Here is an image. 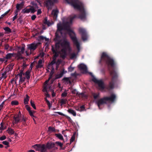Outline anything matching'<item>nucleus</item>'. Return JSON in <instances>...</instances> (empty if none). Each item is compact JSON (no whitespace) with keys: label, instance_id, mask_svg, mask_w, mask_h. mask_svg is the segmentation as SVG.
<instances>
[{"label":"nucleus","instance_id":"f257e3e1","mask_svg":"<svg viewBox=\"0 0 152 152\" xmlns=\"http://www.w3.org/2000/svg\"><path fill=\"white\" fill-rule=\"evenodd\" d=\"M74 18H64L62 19V23H59L57 24V30L56 33L55 39L58 41V42L56 43L55 47L52 46V50L54 54L53 60L48 65V68L49 69L53 67V65L55 63V59L59 53L61 57L64 58L66 55V51L69 49V42L66 39L64 38L65 34H63V32L65 33L69 34L74 44H76L75 33L70 28V25Z\"/></svg>","mask_w":152,"mask_h":152},{"label":"nucleus","instance_id":"f03ea898","mask_svg":"<svg viewBox=\"0 0 152 152\" xmlns=\"http://www.w3.org/2000/svg\"><path fill=\"white\" fill-rule=\"evenodd\" d=\"M99 62L101 65L105 63L107 65L110 75L112 76L111 80L109 82L108 86L106 87V89L108 90L113 89L115 83L117 80L118 75L117 72L114 69L111 70L110 66L114 68L116 65L115 62L106 53L103 52L102 54Z\"/></svg>","mask_w":152,"mask_h":152},{"label":"nucleus","instance_id":"7ed1b4c3","mask_svg":"<svg viewBox=\"0 0 152 152\" xmlns=\"http://www.w3.org/2000/svg\"><path fill=\"white\" fill-rule=\"evenodd\" d=\"M77 10L79 12L78 15H77V18L84 22L86 21L88 13L85 6L83 2L78 0H77Z\"/></svg>","mask_w":152,"mask_h":152},{"label":"nucleus","instance_id":"20e7f679","mask_svg":"<svg viewBox=\"0 0 152 152\" xmlns=\"http://www.w3.org/2000/svg\"><path fill=\"white\" fill-rule=\"evenodd\" d=\"M116 98V96L114 94H111L110 96H104L96 102L98 107L100 109L101 105L106 104L110 102H114Z\"/></svg>","mask_w":152,"mask_h":152},{"label":"nucleus","instance_id":"39448f33","mask_svg":"<svg viewBox=\"0 0 152 152\" xmlns=\"http://www.w3.org/2000/svg\"><path fill=\"white\" fill-rule=\"evenodd\" d=\"M78 31L81 35V38L83 41H85L88 39V35L85 28L80 27L78 28Z\"/></svg>","mask_w":152,"mask_h":152},{"label":"nucleus","instance_id":"423d86ee","mask_svg":"<svg viewBox=\"0 0 152 152\" xmlns=\"http://www.w3.org/2000/svg\"><path fill=\"white\" fill-rule=\"evenodd\" d=\"M33 6L29 8H26L23 10L22 12L23 13H28L31 12L34 13L36 10L38 8V7L37 6V3L34 2H32L31 3Z\"/></svg>","mask_w":152,"mask_h":152},{"label":"nucleus","instance_id":"0eeeda50","mask_svg":"<svg viewBox=\"0 0 152 152\" xmlns=\"http://www.w3.org/2000/svg\"><path fill=\"white\" fill-rule=\"evenodd\" d=\"M39 44V43H33L27 45L28 50L26 52V55L28 56L31 54V52L34 50Z\"/></svg>","mask_w":152,"mask_h":152},{"label":"nucleus","instance_id":"6e6552de","mask_svg":"<svg viewBox=\"0 0 152 152\" xmlns=\"http://www.w3.org/2000/svg\"><path fill=\"white\" fill-rule=\"evenodd\" d=\"M92 80L94 82L98 84L101 90H103L106 88V87L105 86L104 83L102 80H98L96 78L94 77L92 79Z\"/></svg>","mask_w":152,"mask_h":152},{"label":"nucleus","instance_id":"1a4fd4ad","mask_svg":"<svg viewBox=\"0 0 152 152\" xmlns=\"http://www.w3.org/2000/svg\"><path fill=\"white\" fill-rule=\"evenodd\" d=\"M49 80V79H48L45 82L43 90V91L45 93V95L47 97L50 96V95L48 94V92L49 91V89L50 87V85L48 84Z\"/></svg>","mask_w":152,"mask_h":152},{"label":"nucleus","instance_id":"9d476101","mask_svg":"<svg viewBox=\"0 0 152 152\" xmlns=\"http://www.w3.org/2000/svg\"><path fill=\"white\" fill-rule=\"evenodd\" d=\"M26 119L23 116H20L19 115H15L14 117V120L13 121V124H16L21 121L25 122Z\"/></svg>","mask_w":152,"mask_h":152},{"label":"nucleus","instance_id":"9b49d317","mask_svg":"<svg viewBox=\"0 0 152 152\" xmlns=\"http://www.w3.org/2000/svg\"><path fill=\"white\" fill-rule=\"evenodd\" d=\"M33 147L36 150L40 151V152H45L46 151V148L44 145L36 144Z\"/></svg>","mask_w":152,"mask_h":152},{"label":"nucleus","instance_id":"f8f14e48","mask_svg":"<svg viewBox=\"0 0 152 152\" xmlns=\"http://www.w3.org/2000/svg\"><path fill=\"white\" fill-rule=\"evenodd\" d=\"M25 74L23 72V71H20V72L15 77V82L17 81V80L18 78V77H19V81L20 84H21L23 82L25 79L24 77H23V75H24Z\"/></svg>","mask_w":152,"mask_h":152},{"label":"nucleus","instance_id":"ddd939ff","mask_svg":"<svg viewBox=\"0 0 152 152\" xmlns=\"http://www.w3.org/2000/svg\"><path fill=\"white\" fill-rule=\"evenodd\" d=\"M78 67L83 74H86L88 73L87 68L85 65L81 64L78 65Z\"/></svg>","mask_w":152,"mask_h":152},{"label":"nucleus","instance_id":"4468645a","mask_svg":"<svg viewBox=\"0 0 152 152\" xmlns=\"http://www.w3.org/2000/svg\"><path fill=\"white\" fill-rule=\"evenodd\" d=\"M57 2V0H47L45 2V4L48 10L51 9V7L53 2Z\"/></svg>","mask_w":152,"mask_h":152},{"label":"nucleus","instance_id":"2eb2a0df","mask_svg":"<svg viewBox=\"0 0 152 152\" xmlns=\"http://www.w3.org/2000/svg\"><path fill=\"white\" fill-rule=\"evenodd\" d=\"M81 44L80 43L77 39V57L78 56V53L80 52V50L82 49L81 46Z\"/></svg>","mask_w":152,"mask_h":152},{"label":"nucleus","instance_id":"dca6fc26","mask_svg":"<svg viewBox=\"0 0 152 152\" xmlns=\"http://www.w3.org/2000/svg\"><path fill=\"white\" fill-rule=\"evenodd\" d=\"M69 4H70L73 8H76V0H65Z\"/></svg>","mask_w":152,"mask_h":152},{"label":"nucleus","instance_id":"f3484780","mask_svg":"<svg viewBox=\"0 0 152 152\" xmlns=\"http://www.w3.org/2000/svg\"><path fill=\"white\" fill-rule=\"evenodd\" d=\"M25 49L24 47H22L20 48V51H18L17 54H16V56L18 57L19 58H20L21 57V54H23L24 53Z\"/></svg>","mask_w":152,"mask_h":152},{"label":"nucleus","instance_id":"a211bd4d","mask_svg":"<svg viewBox=\"0 0 152 152\" xmlns=\"http://www.w3.org/2000/svg\"><path fill=\"white\" fill-rule=\"evenodd\" d=\"M14 56H16V54L14 53H9L7 54L5 57H6V58L7 60V61H8V60L10 59H11V58Z\"/></svg>","mask_w":152,"mask_h":152},{"label":"nucleus","instance_id":"6ab92c4d","mask_svg":"<svg viewBox=\"0 0 152 152\" xmlns=\"http://www.w3.org/2000/svg\"><path fill=\"white\" fill-rule=\"evenodd\" d=\"M58 13V11L57 9L53 10L51 13V15L53 16L54 18H56L57 17V15Z\"/></svg>","mask_w":152,"mask_h":152},{"label":"nucleus","instance_id":"aec40b11","mask_svg":"<svg viewBox=\"0 0 152 152\" xmlns=\"http://www.w3.org/2000/svg\"><path fill=\"white\" fill-rule=\"evenodd\" d=\"M44 23L45 24H47L48 26H50L53 24V22L52 21H48L47 18L45 19Z\"/></svg>","mask_w":152,"mask_h":152},{"label":"nucleus","instance_id":"412c9836","mask_svg":"<svg viewBox=\"0 0 152 152\" xmlns=\"http://www.w3.org/2000/svg\"><path fill=\"white\" fill-rule=\"evenodd\" d=\"M7 131L10 134L12 135L14 133V131L13 129L10 128H8Z\"/></svg>","mask_w":152,"mask_h":152},{"label":"nucleus","instance_id":"4be33fe9","mask_svg":"<svg viewBox=\"0 0 152 152\" xmlns=\"http://www.w3.org/2000/svg\"><path fill=\"white\" fill-rule=\"evenodd\" d=\"M31 70H28L26 73L25 74L26 77L27 79H29L30 78V74L31 72Z\"/></svg>","mask_w":152,"mask_h":152},{"label":"nucleus","instance_id":"5701e85b","mask_svg":"<svg viewBox=\"0 0 152 152\" xmlns=\"http://www.w3.org/2000/svg\"><path fill=\"white\" fill-rule=\"evenodd\" d=\"M56 137L60 139V140H63V137L62 135L60 134H55Z\"/></svg>","mask_w":152,"mask_h":152},{"label":"nucleus","instance_id":"b1692460","mask_svg":"<svg viewBox=\"0 0 152 152\" xmlns=\"http://www.w3.org/2000/svg\"><path fill=\"white\" fill-rule=\"evenodd\" d=\"M42 61L41 59L39 60L38 61V63L37 65V67L38 68H41L42 66Z\"/></svg>","mask_w":152,"mask_h":152},{"label":"nucleus","instance_id":"393cba45","mask_svg":"<svg viewBox=\"0 0 152 152\" xmlns=\"http://www.w3.org/2000/svg\"><path fill=\"white\" fill-rule=\"evenodd\" d=\"M26 98L24 99V103L25 104H27L28 103V102L29 100V96L27 95H26Z\"/></svg>","mask_w":152,"mask_h":152},{"label":"nucleus","instance_id":"a878e982","mask_svg":"<svg viewBox=\"0 0 152 152\" xmlns=\"http://www.w3.org/2000/svg\"><path fill=\"white\" fill-rule=\"evenodd\" d=\"M63 75V73L61 72L60 73L57 75L56 76V79H58L61 77Z\"/></svg>","mask_w":152,"mask_h":152},{"label":"nucleus","instance_id":"bb28decb","mask_svg":"<svg viewBox=\"0 0 152 152\" xmlns=\"http://www.w3.org/2000/svg\"><path fill=\"white\" fill-rule=\"evenodd\" d=\"M67 101L66 99H62L60 100V103L61 104H65L66 103Z\"/></svg>","mask_w":152,"mask_h":152},{"label":"nucleus","instance_id":"cd10ccee","mask_svg":"<svg viewBox=\"0 0 152 152\" xmlns=\"http://www.w3.org/2000/svg\"><path fill=\"white\" fill-rule=\"evenodd\" d=\"M0 61L4 62V63L6 64L7 62V61L6 57H5L3 58H0Z\"/></svg>","mask_w":152,"mask_h":152},{"label":"nucleus","instance_id":"c85d7f7f","mask_svg":"<svg viewBox=\"0 0 152 152\" xmlns=\"http://www.w3.org/2000/svg\"><path fill=\"white\" fill-rule=\"evenodd\" d=\"M68 112L71 114H72L74 116H75L76 115V113L74 111L71 109H69L68 110Z\"/></svg>","mask_w":152,"mask_h":152},{"label":"nucleus","instance_id":"c756f323","mask_svg":"<svg viewBox=\"0 0 152 152\" xmlns=\"http://www.w3.org/2000/svg\"><path fill=\"white\" fill-rule=\"evenodd\" d=\"M94 98V99H97L98 97H99V93L96 94L94 93L93 94Z\"/></svg>","mask_w":152,"mask_h":152},{"label":"nucleus","instance_id":"7c9ffc66","mask_svg":"<svg viewBox=\"0 0 152 152\" xmlns=\"http://www.w3.org/2000/svg\"><path fill=\"white\" fill-rule=\"evenodd\" d=\"M66 83H68L70 82L69 78L68 77H64L63 80Z\"/></svg>","mask_w":152,"mask_h":152},{"label":"nucleus","instance_id":"2f4dec72","mask_svg":"<svg viewBox=\"0 0 152 152\" xmlns=\"http://www.w3.org/2000/svg\"><path fill=\"white\" fill-rule=\"evenodd\" d=\"M67 91L65 90L61 94V96L62 97H65L67 96Z\"/></svg>","mask_w":152,"mask_h":152},{"label":"nucleus","instance_id":"473e14b6","mask_svg":"<svg viewBox=\"0 0 152 152\" xmlns=\"http://www.w3.org/2000/svg\"><path fill=\"white\" fill-rule=\"evenodd\" d=\"M7 77V72H4V73L2 74V76L1 77V79L3 78V79H4L6 78Z\"/></svg>","mask_w":152,"mask_h":152},{"label":"nucleus","instance_id":"72a5a7b5","mask_svg":"<svg viewBox=\"0 0 152 152\" xmlns=\"http://www.w3.org/2000/svg\"><path fill=\"white\" fill-rule=\"evenodd\" d=\"M39 38L40 39L42 40H45L46 41H49V39L45 37H44L42 36H40L39 37Z\"/></svg>","mask_w":152,"mask_h":152},{"label":"nucleus","instance_id":"f704fd0d","mask_svg":"<svg viewBox=\"0 0 152 152\" xmlns=\"http://www.w3.org/2000/svg\"><path fill=\"white\" fill-rule=\"evenodd\" d=\"M85 108L84 105H82L79 108H78L77 110H77L82 111L84 110H85Z\"/></svg>","mask_w":152,"mask_h":152},{"label":"nucleus","instance_id":"c9c22d12","mask_svg":"<svg viewBox=\"0 0 152 152\" xmlns=\"http://www.w3.org/2000/svg\"><path fill=\"white\" fill-rule=\"evenodd\" d=\"M75 138V132L74 134L73 135V136H72L71 139H70V142L71 143L74 140Z\"/></svg>","mask_w":152,"mask_h":152},{"label":"nucleus","instance_id":"e433bc0d","mask_svg":"<svg viewBox=\"0 0 152 152\" xmlns=\"http://www.w3.org/2000/svg\"><path fill=\"white\" fill-rule=\"evenodd\" d=\"M18 102L16 101H13L11 102V104L12 105H16L18 104Z\"/></svg>","mask_w":152,"mask_h":152},{"label":"nucleus","instance_id":"4c0bfd02","mask_svg":"<svg viewBox=\"0 0 152 152\" xmlns=\"http://www.w3.org/2000/svg\"><path fill=\"white\" fill-rule=\"evenodd\" d=\"M4 30L8 33L11 32V29L8 27H5L4 28Z\"/></svg>","mask_w":152,"mask_h":152},{"label":"nucleus","instance_id":"58836bf2","mask_svg":"<svg viewBox=\"0 0 152 152\" xmlns=\"http://www.w3.org/2000/svg\"><path fill=\"white\" fill-rule=\"evenodd\" d=\"M16 8L17 10L16 11H18V12L21 8V5L20 4H17L16 5Z\"/></svg>","mask_w":152,"mask_h":152},{"label":"nucleus","instance_id":"ea45409f","mask_svg":"<svg viewBox=\"0 0 152 152\" xmlns=\"http://www.w3.org/2000/svg\"><path fill=\"white\" fill-rule=\"evenodd\" d=\"M18 11H16L15 12V15L13 18L12 21H14L17 18V15L18 14Z\"/></svg>","mask_w":152,"mask_h":152},{"label":"nucleus","instance_id":"a19ab883","mask_svg":"<svg viewBox=\"0 0 152 152\" xmlns=\"http://www.w3.org/2000/svg\"><path fill=\"white\" fill-rule=\"evenodd\" d=\"M31 104V106L33 107L35 109H36V107L35 106V104L34 103V102H32V100H31L30 101Z\"/></svg>","mask_w":152,"mask_h":152},{"label":"nucleus","instance_id":"79ce46f5","mask_svg":"<svg viewBox=\"0 0 152 152\" xmlns=\"http://www.w3.org/2000/svg\"><path fill=\"white\" fill-rule=\"evenodd\" d=\"M10 10H9L6 12H5L4 14H2L0 17L1 18H2L4 16H5V15H6L9 12H10Z\"/></svg>","mask_w":152,"mask_h":152},{"label":"nucleus","instance_id":"37998d69","mask_svg":"<svg viewBox=\"0 0 152 152\" xmlns=\"http://www.w3.org/2000/svg\"><path fill=\"white\" fill-rule=\"evenodd\" d=\"M76 56V54L74 53H71L70 54V57L71 58H74Z\"/></svg>","mask_w":152,"mask_h":152},{"label":"nucleus","instance_id":"c03bdc74","mask_svg":"<svg viewBox=\"0 0 152 152\" xmlns=\"http://www.w3.org/2000/svg\"><path fill=\"white\" fill-rule=\"evenodd\" d=\"M56 144L60 146L61 148L62 147L63 144L62 143L59 142H56Z\"/></svg>","mask_w":152,"mask_h":152},{"label":"nucleus","instance_id":"a18cd8bd","mask_svg":"<svg viewBox=\"0 0 152 152\" xmlns=\"http://www.w3.org/2000/svg\"><path fill=\"white\" fill-rule=\"evenodd\" d=\"M2 143L4 145H7V147H9V143L7 141H4L2 142Z\"/></svg>","mask_w":152,"mask_h":152},{"label":"nucleus","instance_id":"49530a36","mask_svg":"<svg viewBox=\"0 0 152 152\" xmlns=\"http://www.w3.org/2000/svg\"><path fill=\"white\" fill-rule=\"evenodd\" d=\"M30 115L32 117H34V116L33 115V113H34V111L32 112L31 110L28 112Z\"/></svg>","mask_w":152,"mask_h":152},{"label":"nucleus","instance_id":"de8ad7c7","mask_svg":"<svg viewBox=\"0 0 152 152\" xmlns=\"http://www.w3.org/2000/svg\"><path fill=\"white\" fill-rule=\"evenodd\" d=\"M6 137L5 135L2 136V137H0V140H5L6 139Z\"/></svg>","mask_w":152,"mask_h":152},{"label":"nucleus","instance_id":"09e8293b","mask_svg":"<svg viewBox=\"0 0 152 152\" xmlns=\"http://www.w3.org/2000/svg\"><path fill=\"white\" fill-rule=\"evenodd\" d=\"M26 66H27V65L25 63H23L22 66V70H21V71H23V70H24V68L26 67Z\"/></svg>","mask_w":152,"mask_h":152},{"label":"nucleus","instance_id":"8fccbe9b","mask_svg":"<svg viewBox=\"0 0 152 152\" xmlns=\"http://www.w3.org/2000/svg\"><path fill=\"white\" fill-rule=\"evenodd\" d=\"M26 107L27 110L28 111V112L31 111V110H30V107L29 106H28V105H26Z\"/></svg>","mask_w":152,"mask_h":152},{"label":"nucleus","instance_id":"3c124183","mask_svg":"<svg viewBox=\"0 0 152 152\" xmlns=\"http://www.w3.org/2000/svg\"><path fill=\"white\" fill-rule=\"evenodd\" d=\"M74 69V67H73L72 66H70L69 68V70L70 72H72Z\"/></svg>","mask_w":152,"mask_h":152},{"label":"nucleus","instance_id":"603ef678","mask_svg":"<svg viewBox=\"0 0 152 152\" xmlns=\"http://www.w3.org/2000/svg\"><path fill=\"white\" fill-rule=\"evenodd\" d=\"M48 131L50 132H52L54 131L53 128L51 127H49L48 128Z\"/></svg>","mask_w":152,"mask_h":152},{"label":"nucleus","instance_id":"864d4df0","mask_svg":"<svg viewBox=\"0 0 152 152\" xmlns=\"http://www.w3.org/2000/svg\"><path fill=\"white\" fill-rule=\"evenodd\" d=\"M3 123H1L0 124V125H1L0 128H1V130H3L4 129V128H3Z\"/></svg>","mask_w":152,"mask_h":152},{"label":"nucleus","instance_id":"5fc2aeb1","mask_svg":"<svg viewBox=\"0 0 152 152\" xmlns=\"http://www.w3.org/2000/svg\"><path fill=\"white\" fill-rule=\"evenodd\" d=\"M9 48V46L8 44H6L5 45V48L6 50H7Z\"/></svg>","mask_w":152,"mask_h":152},{"label":"nucleus","instance_id":"6e6d98bb","mask_svg":"<svg viewBox=\"0 0 152 152\" xmlns=\"http://www.w3.org/2000/svg\"><path fill=\"white\" fill-rule=\"evenodd\" d=\"M105 70L104 69H102L101 70V72L103 74H104L105 73Z\"/></svg>","mask_w":152,"mask_h":152},{"label":"nucleus","instance_id":"4d7b16f0","mask_svg":"<svg viewBox=\"0 0 152 152\" xmlns=\"http://www.w3.org/2000/svg\"><path fill=\"white\" fill-rule=\"evenodd\" d=\"M42 12L41 11L40 9H39L37 11V15H39Z\"/></svg>","mask_w":152,"mask_h":152},{"label":"nucleus","instance_id":"13d9d810","mask_svg":"<svg viewBox=\"0 0 152 152\" xmlns=\"http://www.w3.org/2000/svg\"><path fill=\"white\" fill-rule=\"evenodd\" d=\"M72 92L73 94H75L76 93V90L75 89H71Z\"/></svg>","mask_w":152,"mask_h":152},{"label":"nucleus","instance_id":"bf43d9fd","mask_svg":"<svg viewBox=\"0 0 152 152\" xmlns=\"http://www.w3.org/2000/svg\"><path fill=\"white\" fill-rule=\"evenodd\" d=\"M48 103L47 104L48 105V107H49V109H50V107H51V105L49 101H48Z\"/></svg>","mask_w":152,"mask_h":152},{"label":"nucleus","instance_id":"052dcab7","mask_svg":"<svg viewBox=\"0 0 152 152\" xmlns=\"http://www.w3.org/2000/svg\"><path fill=\"white\" fill-rule=\"evenodd\" d=\"M36 18V16L35 15H33L31 16V18L32 20H34Z\"/></svg>","mask_w":152,"mask_h":152},{"label":"nucleus","instance_id":"680f3d73","mask_svg":"<svg viewBox=\"0 0 152 152\" xmlns=\"http://www.w3.org/2000/svg\"><path fill=\"white\" fill-rule=\"evenodd\" d=\"M16 115H19V116H22V115H21V113H20V111H19L18 114H17Z\"/></svg>","mask_w":152,"mask_h":152},{"label":"nucleus","instance_id":"e2e57ef3","mask_svg":"<svg viewBox=\"0 0 152 152\" xmlns=\"http://www.w3.org/2000/svg\"><path fill=\"white\" fill-rule=\"evenodd\" d=\"M57 113H58L59 114L61 115H64L61 113L60 112H57Z\"/></svg>","mask_w":152,"mask_h":152},{"label":"nucleus","instance_id":"0e129e2a","mask_svg":"<svg viewBox=\"0 0 152 152\" xmlns=\"http://www.w3.org/2000/svg\"><path fill=\"white\" fill-rule=\"evenodd\" d=\"M57 113H58L59 114L61 115H64L61 113L60 112H57Z\"/></svg>","mask_w":152,"mask_h":152},{"label":"nucleus","instance_id":"69168bd1","mask_svg":"<svg viewBox=\"0 0 152 152\" xmlns=\"http://www.w3.org/2000/svg\"><path fill=\"white\" fill-rule=\"evenodd\" d=\"M28 152H35V151L33 150H31L28 151Z\"/></svg>","mask_w":152,"mask_h":152},{"label":"nucleus","instance_id":"338daca9","mask_svg":"<svg viewBox=\"0 0 152 152\" xmlns=\"http://www.w3.org/2000/svg\"><path fill=\"white\" fill-rule=\"evenodd\" d=\"M54 70V69L53 68H52V70H51V72H50V75H52L53 73V70Z\"/></svg>","mask_w":152,"mask_h":152},{"label":"nucleus","instance_id":"774afa93","mask_svg":"<svg viewBox=\"0 0 152 152\" xmlns=\"http://www.w3.org/2000/svg\"><path fill=\"white\" fill-rule=\"evenodd\" d=\"M88 73L90 75H91L92 77L93 76V75L92 74V73L91 72H88Z\"/></svg>","mask_w":152,"mask_h":152}]
</instances>
